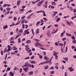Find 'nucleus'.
<instances>
[{
    "label": "nucleus",
    "instance_id": "obj_54",
    "mask_svg": "<svg viewBox=\"0 0 76 76\" xmlns=\"http://www.w3.org/2000/svg\"><path fill=\"white\" fill-rule=\"evenodd\" d=\"M66 39V38H63L62 39V41H65Z\"/></svg>",
    "mask_w": 76,
    "mask_h": 76
},
{
    "label": "nucleus",
    "instance_id": "obj_61",
    "mask_svg": "<svg viewBox=\"0 0 76 76\" xmlns=\"http://www.w3.org/2000/svg\"><path fill=\"white\" fill-rule=\"evenodd\" d=\"M26 17L25 16H23L21 17L22 19H24V18H25Z\"/></svg>",
    "mask_w": 76,
    "mask_h": 76
},
{
    "label": "nucleus",
    "instance_id": "obj_32",
    "mask_svg": "<svg viewBox=\"0 0 76 76\" xmlns=\"http://www.w3.org/2000/svg\"><path fill=\"white\" fill-rule=\"evenodd\" d=\"M31 31L32 32L33 35H35V34H34V30H33V29H31Z\"/></svg>",
    "mask_w": 76,
    "mask_h": 76
},
{
    "label": "nucleus",
    "instance_id": "obj_53",
    "mask_svg": "<svg viewBox=\"0 0 76 76\" xmlns=\"http://www.w3.org/2000/svg\"><path fill=\"white\" fill-rule=\"evenodd\" d=\"M64 35V33H62L61 34V37L62 36H63Z\"/></svg>",
    "mask_w": 76,
    "mask_h": 76
},
{
    "label": "nucleus",
    "instance_id": "obj_57",
    "mask_svg": "<svg viewBox=\"0 0 76 76\" xmlns=\"http://www.w3.org/2000/svg\"><path fill=\"white\" fill-rule=\"evenodd\" d=\"M22 68H20V71H19V72H20V73L22 72Z\"/></svg>",
    "mask_w": 76,
    "mask_h": 76
},
{
    "label": "nucleus",
    "instance_id": "obj_25",
    "mask_svg": "<svg viewBox=\"0 0 76 76\" xmlns=\"http://www.w3.org/2000/svg\"><path fill=\"white\" fill-rule=\"evenodd\" d=\"M33 74V71H31L29 73V75H32Z\"/></svg>",
    "mask_w": 76,
    "mask_h": 76
},
{
    "label": "nucleus",
    "instance_id": "obj_47",
    "mask_svg": "<svg viewBox=\"0 0 76 76\" xmlns=\"http://www.w3.org/2000/svg\"><path fill=\"white\" fill-rule=\"evenodd\" d=\"M29 30V29H28L24 31V32H25V33H26V32H28V31Z\"/></svg>",
    "mask_w": 76,
    "mask_h": 76
},
{
    "label": "nucleus",
    "instance_id": "obj_30",
    "mask_svg": "<svg viewBox=\"0 0 76 76\" xmlns=\"http://www.w3.org/2000/svg\"><path fill=\"white\" fill-rule=\"evenodd\" d=\"M19 37V34H18L16 35V37L15 38V39H17Z\"/></svg>",
    "mask_w": 76,
    "mask_h": 76
},
{
    "label": "nucleus",
    "instance_id": "obj_16",
    "mask_svg": "<svg viewBox=\"0 0 76 76\" xmlns=\"http://www.w3.org/2000/svg\"><path fill=\"white\" fill-rule=\"evenodd\" d=\"M63 59H64V60H65V61H68V58H67V57H66L65 58H63Z\"/></svg>",
    "mask_w": 76,
    "mask_h": 76
},
{
    "label": "nucleus",
    "instance_id": "obj_31",
    "mask_svg": "<svg viewBox=\"0 0 76 76\" xmlns=\"http://www.w3.org/2000/svg\"><path fill=\"white\" fill-rule=\"evenodd\" d=\"M6 6H7V4H4V5L3 6V7H5Z\"/></svg>",
    "mask_w": 76,
    "mask_h": 76
},
{
    "label": "nucleus",
    "instance_id": "obj_18",
    "mask_svg": "<svg viewBox=\"0 0 76 76\" xmlns=\"http://www.w3.org/2000/svg\"><path fill=\"white\" fill-rule=\"evenodd\" d=\"M60 20V18H58L56 20V22H59Z\"/></svg>",
    "mask_w": 76,
    "mask_h": 76
},
{
    "label": "nucleus",
    "instance_id": "obj_21",
    "mask_svg": "<svg viewBox=\"0 0 76 76\" xmlns=\"http://www.w3.org/2000/svg\"><path fill=\"white\" fill-rule=\"evenodd\" d=\"M10 70V68L8 67L6 72H7V71H9Z\"/></svg>",
    "mask_w": 76,
    "mask_h": 76
},
{
    "label": "nucleus",
    "instance_id": "obj_5",
    "mask_svg": "<svg viewBox=\"0 0 76 76\" xmlns=\"http://www.w3.org/2000/svg\"><path fill=\"white\" fill-rule=\"evenodd\" d=\"M20 3H21V1L19 0H18L17 1V6H19V5H20Z\"/></svg>",
    "mask_w": 76,
    "mask_h": 76
},
{
    "label": "nucleus",
    "instance_id": "obj_45",
    "mask_svg": "<svg viewBox=\"0 0 76 76\" xmlns=\"http://www.w3.org/2000/svg\"><path fill=\"white\" fill-rule=\"evenodd\" d=\"M14 40V38L13 37H11L10 39V41H12V40Z\"/></svg>",
    "mask_w": 76,
    "mask_h": 76
},
{
    "label": "nucleus",
    "instance_id": "obj_34",
    "mask_svg": "<svg viewBox=\"0 0 76 76\" xmlns=\"http://www.w3.org/2000/svg\"><path fill=\"white\" fill-rule=\"evenodd\" d=\"M34 56L33 55L31 58V60H32L34 59Z\"/></svg>",
    "mask_w": 76,
    "mask_h": 76
},
{
    "label": "nucleus",
    "instance_id": "obj_50",
    "mask_svg": "<svg viewBox=\"0 0 76 76\" xmlns=\"http://www.w3.org/2000/svg\"><path fill=\"white\" fill-rule=\"evenodd\" d=\"M16 69H17V68L16 67V66H15L14 67V70H16Z\"/></svg>",
    "mask_w": 76,
    "mask_h": 76
},
{
    "label": "nucleus",
    "instance_id": "obj_1",
    "mask_svg": "<svg viewBox=\"0 0 76 76\" xmlns=\"http://www.w3.org/2000/svg\"><path fill=\"white\" fill-rule=\"evenodd\" d=\"M29 45H26L25 46V49L26 51H27V53H29L31 51V50L30 49V48H29Z\"/></svg>",
    "mask_w": 76,
    "mask_h": 76
},
{
    "label": "nucleus",
    "instance_id": "obj_41",
    "mask_svg": "<svg viewBox=\"0 0 76 76\" xmlns=\"http://www.w3.org/2000/svg\"><path fill=\"white\" fill-rule=\"evenodd\" d=\"M69 15H68L67 16H65L63 17V18H69Z\"/></svg>",
    "mask_w": 76,
    "mask_h": 76
},
{
    "label": "nucleus",
    "instance_id": "obj_35",
    "mask_svg": "<svg viewBox=\"0 0 76 76\" xmlns=\"http://www.w3.org/2000/svg\"><path fill=\"white\" fill-rule=\"evenodd\" d=\"M6 50H7V48H6L4 50V53H6Z\"/></svg>",
    "mask_w": 76,
    "mask_h": 76
},
{
    "label": "nucleus",
    "instance_id": "obj_51",
    "mask_svg": "<svg viewBox=\"0 0 76 76\" xmlns=\"http://www.w3.org/2000/svg\"><path fill=\"white\" fill-rule=\"evenodd\" d=\"M39 58H40V59H41L42 58V56L41 55H40L39 56Z\"/></svg>",
    "mask_w": 76,
    "mask_h": 76
},
{
    "label": "nucleus",
    "instance_id": "obj_6",
    "mask_svg": "<svg viewBox=\"0 0 76 76\" xmlns=\"http://www.w3.org/2000/svg\"><path fill=\"white\" fill-rule=\"evenodd\" d=\"M45 63H46L47 64H48V63L47 61H45L44 62H42V63L39 64V65H41V64H45Z\"/></svg>",
    "mask_w": 76,
    "mask_h": 76
},
{
    "label": "nucleus",
    "instance_id": "obj_62",
    "mask_svg": "<svg viewBox=\"0 0 76 76\" xmlns=\"http://www.w3.org/2000/svg\"><path fill=\"white\" fill-rule=\"evenodd\" d=\"M10 43H12V44H13V43H14V41H11L10 42Z\"/></svg>",
    "mask_w": 76,
    "mask_h": 76
},
{
    "label": "nucleus",
    "instance_id": "obj_58",
    "mask_svg": "<svg viewBox=\"0 0 76 76\" xmlns=\"http://www.w3.org/2000/svg\"><path fill=\"white\" fill-rule=\"evenodd\" d=\"M64 76H67V72H65L64 73Z\"/></svg>",
    "mask_w": 76,
    "mask_h": 76
},
{
    "label": "nucleus",
    "instance_id": "obj_26",
    "mask_svg": "<svg viewBox=\"0 0 76 76\" xmlns=\"http://www.w3.org/2000/svg\"><path fill=\"white\" fill-rule=\"evenodd\" d=\"M11 8H6V10L7 11H10V10Z\"/></svg>",
    "mask_w": 76,
    "mask_h": 76
},
{
    "label": "nucleus",
    "instance_id": "obj_64",
    "mask_svg": "<svg viewBox=\"0 0 76 76\" xmlns=\"http://www.w3.org/2000/svg\"><path fill=\"white\" fill-rule=\"evenodd\" d=\"M32 12V10H31L28 11V12H29V13H31V12Z\"/></svg>",
    "mask_w": 76,
    "mask_h": 76
},
{
    "label": "nucleus",
    "instance_id": "obj_55",
    "mask_svg": "<svg viewBox=\"0 0 76 76\" xmlns=\"http://www.w3.org/2000/svg\"><path fill=\"white\" fill-rule=\"evenodd\" d=\"M18 42L19 43H20V38H19L18 39Z\"/></svg>",
    "mask_w": 76,
    "mask_h": 76
},
{
    "label": "nucleus",
    "instance_id": "obj_59",
    "mask_svg": "<svg viewBox=\"0 0 76 76\" xmlns=\"http://www.w3.org/2000/svg\"><path fill=\"white\" fill-rule=\"evenodd\" d=\"M31 67L32 68H34V65L33 64H31Z\"/></svg>",
    "mask_w": 76,
    "mask_h": 76
},
{
    "label": "nucleus",
    "instance_id": "obj_3",
    "mask_svg": "<svg viewBox=\"0 0 76 76\" xmlns=\"http://www.w3.org/2000/svg\"><path fill=\"white\" fill-rule=\"evenodd\" d=\"M38 45H39V47H43L42 44H41L40 43L37 42L35 43V47H38Z\"/></svg>",
    "mask_w": 76,
    "mask_h": 76
},
{
    "label": "nucleus",
    "instance_id": "obj_33",
    "mask_svg": "<svg viewBox=\"0 0 76 76\" xmlns=\"http://www.w3.org/2000/svg\"><path fill=\"white\" fill-rule=\"evenodd\" d=\"M1 56L3 55V50L1 51Z\"/></svg>",
    "mask_w": 76,
    "mask_h": 76
},
{
    "label": "nucleus",
    "instance_id": "obj_12",
    "mask_svg": "<svg viewBox=\"0 0 76 76\" xmlns=\"http://www.w3.org/2000/svg\"><path fill=\"white\" fill-rule=\"evenodd\" d=\"M53 56H52L51 58H50V60L49 61H47V62H48V63H50V62H51V60L52 59H53Z\"/></svg>",
    "mask_w": 76,
    "mask_h": 76
},
{
    "label": "nucleus",
    "instance_id": "obj_8",
    "mask_svg": "<svg viewBox=\"0 0 76 76\" xmlns=\"http://www.w3.org/2000/svg\"><path fill=\"white\" fill-rule=\"evenodd\" d=\"M23 70H24L25 72H28V69L27 68H23Z\"/></svg>",
    "mask_w": 76,
    "mask_h": 76
},
{
    "label": "nucleus",
    "instance_id": "obj_49",
    "mask_svg": "<svg viewBox=\"0 0 76 76\" xmlns=\"http://www.w3.org/2000/svg\"><path fill=\"white\" fill-rule=\"evenodd\" d=\"M20 23V22L19 21L18 22L16 23V25H19Z\"/></svg>",
    "mask_w": 76,
    "mask_h": 76
},
{
    "label": "nucleus",
    "instance_id": "obj_2",
    "mask_svg": "<svg viewBox=\"0 0 76 76\" xmlns=\"http://www.w3.org/2000/svg\"><path fill=\"white\" fill-rule=\"evenodd\" d=\"M23 67H26L27 68H28L29 67H31V65L29 64H28V62L25 63V64L23 66Z\"/></svg>",
    "mask_w": 76,
    "mask_h": 76
},
{
    "label": "nucleus",
    "instance_id": "obj_28",
    "mask_svg": "<svg viewBox=\"0 0 76 76\" xmlns=\"http://www.w3.org/2000/svg\"><path fill=\"white\" fill-rule=\"evenodd\" d=\"M55 73V71H52L50 72L51 74H54Z\"/></svg>",
    "mask_w": 76,
    "mask_h": 76
},
{
    "label": "nucleus",
    "instance_id": "obj_52",
    "mask_svg": "<svg viewBox=\"0 0 76 76\" xmlns=\"http://www.w3.org/2000/svg\"><path fill=\"white\" fill-rule=\"evenodd\" d=\"M45 4L46 5L48 4V1H46L45 2Z\"/></svg>",
    "mask_w": 76,
    "mask_h": 76
},
{
    "label": "nucleus",
    "instance_id": "obj_27",
    "mask_svg": "<svg viewBox=\"0 0 76 76\" xmlns=\"http://www.w3.org/2000/svg\"><path fill=\"white\" fill-rule=\"evenodd\" d=\"M8 28V26L7 25H6L5 27H3L4 29H6V28Z\"/></svg>",
    "mask_w": 76,
    "mask_h": 76
},
{
    "label": "nucleus",
    "instance_id": "obj_42",
    "mask_svg": "<svg viewBox=\"0 0 76 76\" xmlns=\"http://www.w3.org/2000/svg\"><path fill=\"white\" fill-rule=\"evenodd\" d=\"M28 28V25L26 24L25 25V28L26 29H27V28Z\"/></svg>",
    "mask_w": 76,
    "mask_h": 76
},
{
    "label": "nucleus",
    "instance_id": "obj_29",
    "mask_svg": "<svg viewBox=\"0 0 76 76\" xmlns=\"http://www.w3.org/2000/svg\"><path fill=\"white\" fill-rule=\"evenodd\" d=\"M13 16H10L8 17V19H13Z\"/></svg>",
    "mask_w": 76,
    "mask_h": 76
},
{
    "label": "nucleus",
    "instance_id": "obj_13",
    "mask_svg": "<svg viewBox=\"0 0 76 76\" xmlns=\"http://www.w3.org/2000/svg\"><path fill=\"white\" fill-rule=\"evenodd\" d=\"M44 59L45 60H48L49 59L46 56H45Z\"/></svg>",
    "mask_w": 76,
    "mask_h": 76
},
{
    "label": "nucleus",
    "instance_id": "obj_17",
    "mask_svg": "<svg viewBox=\"0 0 76 76\" xmlns=\"http://www.w3.org/2000/svg\"><path fill=\"white\" fill-rule=\"evenodd\" d=\"M25 21V19H24L22 20L21 22V23L22 24H23V23H24V22Z\"/></svg>",
    "mask_w": 76,
    "mask_h": 76
},
{
    "label": "nucleus",
    "instance_id": "obj_19",
    "mask_svg": "<svg viewBox=\"0 0 76 76\" xmlns=\"http://www.w3.org/2000/svg\"><path fill=\"white\" fill-rule=\"evenodd\" d=\"M25 9H23L22 8V9H20L19 10V12H23V11H25Z\"/></svg>",
    "mask_w": 76,
    "mask_h": 76
},
{
    "label": "nucleus",
    "instance_id": "obj_40",
    "mask_svg": "<svg viewBox=\"0 0 76 76\" xmlns=\"http://www.w3.org/2000/svg\"><path fill=\"white\" fill-rule=\"evenodd\" d=\"M13 50H18V48H16V47H13Z\"/></svg>",
    "mask_w": 76,
    "mask_h": 76
},
{
    "label": "nucleus",
    "instance_id": "obj_22",
    "mask_svg": "<svg viewBox=\"0 0 76 76\" xmlns=\"http://www.w3.org/2000/svg\"><path fill=\"white\" fill-rule=\"evenodd\" d=\"M48 67H49V66H48V65H47L46 66H45V69H48Z\"/></svg>",
    "mask_w": 76,
    "mask_h": 76
},
{
    "label": "nucleus",
    "instance_id": "obj_4",
    "mask_svg": "<svg viewBox=\"0 0 76 76\" xmlns=\"http://www.w3.org/2000/svg\"><path fill=\"white\" fill-rule=\"evenodd\" d=\"M44 1V0H42L41 1L39 2L37 4V6H41V5H42V3L43 2V1Z\"/></svg>",
    "mask_w": 76,
    "mask_h": 76
},
{
    "label": "nucleus",
    "instance_id": "obj_39",
    "mask_svg": "<svg viewBox=\"0 0 76 76\" xmlns=\"http://www.w3.org/2000/svg\"><path fill=\"white\" fill-rule=\"evenodd\" d=\"M71 38L72 39H75V37L74 36H72L71 37Z\"/></svg>",
    "mask_w": 76,
    "mask_h": 76
},
{
    "label": "nucleus",
    "instance_id": "obj_63",
    "mask_svg": "<svg viewBox=\"0 0 76 76\" xmlns=\"http://www.w3.org/2000/svg\"><path fill=\"white\" fill-rule=\"evenodd\" d=\"M73 12L74 13H76V9H74L73 10Z\"/></svg>",
    "mask_w": 76,
    "mask_h": 76
},
{
    "label": "nucleus",
    "instance_id": "obj_36",
    "mask_svg": "<svg viewBox=\"0 0 76 76\" xmlns=\"http://www.w3.org/2000/svg\"><path fill=\"white\" fill-rule=\"evenodd\" d=\"M28 59H29V56L27 57L24 58V60H28Z\"/></svg>",
    "mask_w": 76,
    "mask_h": 76
},
{
    "label": "nucleus",
    "instance_id": "obj_38",
    "mask_svg": "<svg viewBox=\"0 0 76 76\" xmlns=\"http://www.w3.org/2000/svg\"><path fill=\"white\" fill-rule=\"evenodd\" d=\"M49 69H52V70H54V67L52 66Z\"/></svg>",
    "mask_w": 76,
    "mask_h": 76
},
{
    "label": "nucleus",
    "instance_id": "obj_23",
    "mask_svg": "<svg viewBox=\"0 0 76 76\" xmlns=\"http://www.w3.org/2000/svg\"><path fill=\"white\" fill-rule=\"evenodd\" d=\"M19 32H20V33H23V29H21L19 31Z\"/></svg>",
    "mask_w": 76,
    "mask_h": 76
},
{
    "label": "nucleus",
    "instance_id": "obj_37",
    "mask_svg": "<svg viewBox=\"0 0 76 76\" xmlns=\"http://www.w3.org/2000/svg\"><path fill=\"white\" fill-rule=\"evenodd\" d=\"M22 27L23 29H25V24H23L22 25Z\"/></svg>",
    "mask_w": 76,
    "mask_h": 76
},
{
    "label": "nucleus",
    "instance_id": "obj_60",
    "mask_svg": "<svg viewBox=\"0 0 76 76\" xmlns=\"http://www.w3.org/2000/svg\"><path fill=\"white\" fill-rule=\"evenodd\" d=\"M55 57L56 60H58V56L57 55H56V56H55Z\"/></svg>",
    "mask_w": 76,
    "mask_h": 76
},
{
    "label": "nucleus",
    "instance_id": "obj_14",
    "mask_svg": "<svg viewBox=\"0 0 76 76\" xmlns=\"http://www.w3.org/2000/svg\"><path fill=\"white\" fill-rule=\"evenodd\" d=\"M10 75H11V76H14V74L12 72H10Z\"/></svg>",
    "mask_w": 76,
    "mask_h": 76
},
{
    "label": "nucleus",
    "instance_id": "obj_56",
    "mask_svg": "<svg viewBox=\"0 0 76 76\" xmlns=\"http://www.w3.org/2000/svg\"><path fill=\"white\" fill-rule=\"evenodd\" d=\"M66 23L67 24H68L69 25H71L70 23H69V21H67Z\"/></svg>",
    "mask_w": 76,
    "mask_h": 76
},
{
    "label": "nucleus",
    "instance_id": "obj_24",
    "mask_svg": "<svg viewBox=\"0 0 76 76\" xmlns=\"http://www.w3.org/2000/svg\"><path fill=\"white\" fill-rule=\"evenodd\" d=\"M43 19L45 20L44 21V22H47V21L48 20L46 18H43Z\"/></svg>",
    "mask_w": 76,
    "mask_h": 76
},
{
    "label": "nucleus",
    "instance_id": "obj_48",
    "mask_svg": "<svg viewBox=\"0 0 76 76\" xmlns=\"http://www.w3.org/2000/svg\"><path fill=\"white\" fill-rule=\"evenodd\" d=\"M10 35H13V32L12 31L11 32Z\"/></svg>",
    "mask_w": 76,
    "mask_h": 76
},
{
    "label": "nucleus",
    "instance_id": "obj_44",
    "mask_svg": "<svg viewBox=\"0 0 76 76\" xmlns=\"http://www.w3.org/2000/svg\"><path fill=\"white\" fill-rule=\"evenodd\" d=\"M72 42L74 44H76V42L75 40H72Z\"/></svg>",
    "mask_w": 76,
    "mask_h": 76
},
{
    "label": "nucleus",
    "instance_id": "obj_46",
    "mask_svg": "<svg viewBox=\"0 0 76 76\" xmlns=\"http://www.w3.org/2000/svg\"><path fill=\"white\" fill-rule=\"evenodd\" d=\"M0 10H1V11H3V7H1L0 8Z\"/></svg>",
    "mask_w": 76,
    "mask_h": 76
},
{
    "label": "nucleus",
    "instance_id": "obj_9",
    "mask_svg": "<svg viewBox=\"0 0 76 76\" xmlns=\"http://www.w3.org/2000/svg\"><path fill=\"white\" fill-rule=\"evenodd\" d=\"M51 4L53 6H56V3L54 1H53L51 3Z\"/></svg>",
    "mask_w": 76,
    "mask_h": 76
},
{
    "label": "nucleus",
    "instance_id": "obj_20",
    "mask_svg": "<svg viewBox=\"0 0 76 76\" xmlns=\"http://www.w3.org/2000/svg\"><path fill=\"white\" fill-rule=\"evenodd\" d=\"M31 64H36V62H35V61H32L31 62Z\"/></svg>",
    "mask_w": 76,
    "mask_h": 76
},
{
    "label": "nucleus",
    "instance_id": "obj_15",
    "mask_svg": "<svg viewBox=\"0 0 76 76\" xmlns=\"http://www.w3.org/2000/svg\"><path fill=\"white\" fill-rule=\"evenodd\" d=\"M31 42V41L29 40H28L26 42V44H29V43H30Z\"/></svg>",
    "mask_w": 76,
    "mask_h": 76
},
{
    "label": "nucleus",
    "instance_id": "obj_43",
    "mask_svg": "<svg viewBox=\"0 0 76 76\" xmlns=\"http://www.w3.org/2000/svg\"><path fill=\"white\" fill-rule=\"evenodd\" d=\"M14 20L16 21L17 20V18L16 17H14L13 18Z\"/></svg>",
    "mask_w": 76,
    "mask_h": 76
},
{
    "label": "nucleus",
    "instance_id": "obj_10",
    "mask_svg": "<svg viewBox=\"0 0 76 76\" xmlns=\"http://www.w3.org/2000/svg\"><path fill=\"white\" fill-rule=\"evenodd\" d=\"M40 23H41L40 21H38L37 23H36V25L37 26H38V25H39Z\"/></svg>",
    "mask_w": 76,
    "mask_h": 76
},
{
    "label": "nucleus",
    "instance_id": "obj_7",
    "mask_svg": "<svg viewBox=\"0 0 76 76\" xmlns=\"http://www.w3.org/2000/svg\"><path fill=\"white\" fill-rule=\"evenodd\" d=\"M68 69H69L70 72H73L74 70V69H73L72 67H69Z\"/></svg>",
    "mask_w": 76,
    "mask_h": 76
},
{
    "label": "nucleus",
    "instance_id": "obj_11",
    "mask_svg": "<svg viewBox=\"0 0 76 76\" xmlns=\"http://www.w3.org/2000/svg\"><path fill=\"white\" fill-rule=\"evenodd\" d=\"M66 36H67L68 37H72V35L70 34H69L67 33H66Z\"/></svg>",
    "mask_w": 76,
    "mask_h": 76
}]
</instances>
